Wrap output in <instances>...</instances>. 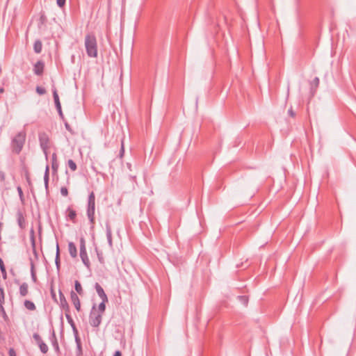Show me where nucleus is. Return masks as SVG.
I'll use <instances>...</instances> for the list:
<instances>
[{"label":"nucleus","mask_w":356,"mask_h":356,"mask_svg":"<svg viewBox=\"0 0 356 356\" xmlns=\"http://www.w3.org/2000/svg\"><path fill=\"white\" fill-rule=\"evenodd\" d=\"M26 138V134L24 130L17 133L11 140L10 148L12 152L19 154L24 145Z\"/></svg>","instance_id":"nucleus-1"},{"label":"nucleus","mask_w":356,"mask_h":356,"mask_svg":"<svg viewBox=\"0 0 356 356\" xmlns=\"http://www.w3.org/2000/svg\"><path fill=\"white\" fill-rule=\"evenodd\" d=\"M85 47L87 55L90 58L97 56V43L95 35L93 33H88L85 37Z\"/></svg>","instance_id":"nucleus-2"},{"label":"nucleus","mask_w":356,"mask_h":356,"mask_svg":"<svg viewBox=\"0 0 356 356\" xmlns=\"http://www.w3.org/2000/svg\"><path fill=\"white\" fill-rule=\"evenodd\" d=\"M95 195L93 191H92L88 198V207H87V216L89 219L91 227L92 228L95 225Z\"/></svg>","instance_id":"nucleus-3"},{"label":"nucleus","mask_w":356,"mask_h":356,"mask_svg":"<svg viewBox=\"0 0 356 356\" xmlns=\"http://www.w3.org/2000/svg\"><path fill=\"white\" fill-rule=\"evenodd\" d=\"M102 314L97 312L96 305H94L89 315V323L92 327H98L102 321Z\"/></svg>","instance_id":"nucleus-4"},{"label":"nucleus","mask_w":356,"mask_h":356,"mask_svg":"<svg viewBox=\"0 0 356 356\" xmlns=\"http://www.w3.org/2000/svg\"><path fill=\"white\" fill-rule=\"evenodd\" d=\"M40 147L42 148L46 158L48 156V150L51 147L49 137L45 132H40L38 134Z\"/></svg>","instance_id":"nucleus-5"},{"label":"nucleus","mask_w":356,"mask_h":356,"mask_svg":"<svg viewBox=\"0 0 356 356\" xmlns=\"http://www.w3.org/2000/svg\"><path fill=\"white\" fill-rule=\"evenodd\" d=\"M80 257L81 259L82 262L85 265V266L89 269L90 267V262L88 258L86 246V240L83 237L80 238Z\"/></svg>","instance_id":"nucleus-6"},{"label":"nucleus","mask_w":356,"mask_h":356,"mask_svg":"<svg viewBox=\"0 0 356 356\" xmlns=\"http://www.w3.org/2000/svg\"><path fill=\"white\" fill-rule=\"evenodd\" d=\"M33 337L34 340L35 341V342L37 343V344L38 345L40 351L44 354L47 353L49 350L48 346L42 341L40 336L38 333H34L33 335Z\"/></svg>","instance_id":"nucleus-7"},{"label":"nucleus","mask_w":356,"mask_h":356,"mask_svg":"<svg viewBox=\"0 0 356 356\" xmlns=\"http://www.w3.org/2000/svg\"><path fill=\"white\" fill-rule=\"evenodd\" d=\"M52 90H53V97H54L56 108L59 113V115L63 118V114L62 109H61V105H60V102L59 100V97L57 93V90L55 87H54Z\"/></svg>","instance_id":"nucleus-8"},{"label":"nucleus","mask_w":356,"mask_h":356,"mask_svg":"<svg viewBox=\"0 0 356 356\" xmlns=\"http://www.w3.org/2000/svg\"><path fill=\"white\" fill-rule=\"evenodd\" d=\"M70 298L72 304L74 305L75 309L77 310V312L81 311V302L79 298V296L77 293L73 291L70 293Z\"/></svg>","instance_id":"nucleus-9"},{"label":"nucleus","mask_w":356,"mask_h":356,"mask_svg":"<svg viewBox=\"0 0 356 356\" xmlns=\"http://www.w3.org/2000/svg\"><path fill=\"white\" fill-rule=\"evenodd\" d=\"M59 299H60V305L66 312H70V307L68 305V302L64 296V294L62 293V291H59Z\"/></svg>","instance_id":"nucleus-10"},{"label":"nucleus","mask_w":356,"mask_h":356,"mask_svg":"<svg viewBox=\"0 0 356 356\" xmlns=\"http://www.w3.org/2000/svg\"><path fill=\"white\" fill-rule=\"evenodd\" d=\"M95 290H96L98 296H99V298H101L102 300L108 301L106 294L105 293L103 288L101 286V285L99 283H97V282L95 283Z\"/></svg>","instance_id":"nucleus-11"},{"label":"nucleus","mask_w":356,"mask_h":356,"mask_svg":"<svg viewBox=\"0 0 356 356\" xmlns=\"http://www.w3.org/2000/svg\"><path fill=\"white\" fill-rule=\"evenodd\" d=\"M16 217L19 227L22 229H24L26 227V220L23 213L20 210L17 211Z\"/></svg>","instance_id":"nucleus-12"},{"label":"nucleus","mask_w":356,"mask_h":356,"mask_svg":"<svg viewBox=\"0 0 356 356\" xmlns=\"http://www.w3.org/2000/svg\"><path fill=\"white\" fill-rule=\"evenodd\" d=\"M44 63L42 61H38L35 65L33 67V72L36 75L40 76L43 74L44 71Z\"/></svg>","instance_id":"nucleus-13"},{"label":"nucleus","mask_w":356,"mask_h":356,"mask_svg":"<svg viewBox=\"0 0 356 356\" xmlns=\"http://www.w3.org/2000/svg\"><path fill=\"white\" fill-rule=\"evenodd\" d=\"M106 232L108 243L110 248L113 247V239H112V229L108 222L106 223Z\"/></svg>","instance_id":"nucleus-14"},{"label":"nucleus","mask_w":356,"mask_h":356,"mask_svg":"<svg viewBox=\"0 0 356 356\" xmlns=\"http://www.w3.org/2000/svg\"><path fill=\"white\" fill-rule=\"evenodd\" d=\"M19 293L22 297H25L28 295L29 284L26 282H23L19 285Z\"/></svg>","instance_id":"nucleus-15"},{"label":"nucleus","mask_w":356,"mask_h":356,"mask_svg":"<svg viewBox=\"0 0 356 356\" xmlns=\"http://www.w3.org/2000/svg\"><path fill=\"white\" fill-rule=\"evenodd\" d=\"M65 317H66V319H67L68 323L72 327L74 334L77 335L78 330L76 329V327L74 320L72 319L71 315L70 314V312L65 313Z\"/></svg>","instance_id":"nucleus-16"},{"label":"nucleus","mask_w":356,"mask_h":356,"mask_svg":"<svg viewBox=\"0 0 356 356\" xmlns=\"http://www.w3.org/2000/svg\"><path fill=\"white\" fill-rule=\"evenodd\" d=\"M67 217L72 222H76V212L69 207L66 210Z\"/></svg>","instance_id":"nucleus-17"},{"label":"nucleus","mask_w":356,"mask_h":356,"mask_svg":"<svg viewBox=\"0 0 356 356\" xmlns=\"http://www.w3.org/2000/svg\"><path fill=\"white\" fill-rule=\"evenodd\" d=\"M68 251L70 256L72 258L77 257V249L75 244L73 242H69L68 243Z\"/></svg>","instance_id":"nucleus-18"},{"label":"nucleus","mask_w":356,"mask_h":356,"mask_svg":"<svg viewBox=\"0 0 356 356\" xmlns=\"http://www.w3.org/2000/svg\"><path fill=\"white\" fill-rule=\"evenodd\" d=\"M30 261H31L30 266H31V279L33 282H37V276H36V273L35 270V265H34V263H33L32 259H30Z\"/></svg>","instance_id":"nucleus-19"},{"label":"nucleus","mask_w":356,"mask_h":356,"mask_svg":"<svg viewBox=\"0 0 356 356\" xmlns=\"http://www.w3.org/2000/svg\"><path fill=\"white\" fill-rule=\"evenodd\" d=\"M51 168L55 171H56L58 168V163L57 161V154L55 152L53 153L51 155Z\"/></svg>","instance_id":"nucleus-20"},{"label":"nucleus","mask_w":356,"mask_h":356,"mask_svg":"<svg viewBox=\"0 0 356 356\" xmlns=\"http://www.w3.org/2000/svg\"><path fill=\"white\" fill-rule=\"evenodd\" d=\"M42 44L40 40H37L33 44V49L36 54H40L42 51Z\"/></svg>","instance_id":"nucleus-21"},{"label":"nucleus","mask_w":356,"mask_h":356,"mask_svg":"<svg viewBox=\"0 0 356 356\" xmlns=\"http://www.w3.org/2000/svg\"><path fill=\"white\" fill-rule=\"evenodd\" d=\"M24 305L29 311H34L36 309L35 304L31 300H26L24 302Z\"/></svg>","instance_id":"nucleus-22"},{"label":"nucleus","mask_w":356,"mask_h":356,"mask_svg":"<svg viewBox=\"0 0 356 356\" xmlns=\"http://www.w3.org/2000/svg\"><path fill=\"white\" fill-rule=\"evenodd\" d=\"M55 263L56 266L58 270L60 268V250H59V245L58 243L56 244V258H55Z\"/></svg>","instance_id":"nucleus-23"},{"label":"nucleus","mask_w":356,"mask_h":356,"mask_svg":"<svg viewBox=\"0 0 356 356\" xmlns=\"http://www.w3.org/2000/svg\"><path fill=\"white\" fill-rule=\"evenodd\" d=\"M30 234H31L30 238H31V245L33 247V252L37 256V252H36V250H35V236H34V229L33 228L31 229Z\"/></svg>","instance_id":"nucleus-24"},{"label":"nucleus","mask_w":356,"mask_h":356,"mask_svg":"<svg viewBox=\"0 0 356 356\" xmlns=\"http://www.w3.org/2000/svg\"><path fill=\"white\" fill-rule=\"evenodd\" d=\"M74 288L75 291H76V293L81 296L83 295V290L82 289L81 284L78 280H76L74 282Z\"/></svg>","instance_id":"nucleus-25"},{"label":"nucleus","mask_w":356,"mask_h":356,"mask_svg":"<svg viewBox=\"0 0 356 356\" xmlns=\"http://www.w3.org/2000/svg\"><path fill=\"white\" fill-rule=\"evenodd\" d=\"M51 343H52V346L54 348L56 352H58L59 351V346H58V343L57 341V339H56L54 332H53V333H52Z\"/></svg>","instance_id":"nucleus-26"},{"label":"nucleus","mask_w":356,"mask_h":356,"mask_svg":"<svg viewBox=\"0 0 356 356\" xmlns=\"http://www.w3.org/2000/svg\"><path fill=\"white\" fill-rule=\"evenodd\" d=\"M108 301L102 300V302L99 304L98 307L97 309V312L103 314L106 310V303Z\"/></svg>","instance_id":"nucleus-27"},{"label":"nucleus","mask_w":356,"mask_h":356,"mask_svg":"<svg viewBox=\"0 0 356 356\" xmlns=\"http://www.w3.org/2000/svg\"><path fill=\"white\" fill-rule=\"evenodd\" d=\"M67 165L72 172L76 171L77 169V165L72 159H69L67 161Z\"/></svg>","instance_id":"nucleus-28"},{"label":"nucleus","mask_w":356,"mask_h":356,"mask_svg":"<svg viewBox=\"0 0 356 356\" xmlns=\"http://www.w3.org/2000/svg\"><path fill=\"white\" fill-rule=\"evenodd\" d=\"M49 165L46 166L45 172L44 175V182H49Z\"/></svg>","instance_id":"nucleus-29"},{"label":"nucleus","mask_w":356,"mask_h":356,"mask_svg":"<svg viewBox=\"0 0 356 356\" xmlns=\"http://www.w3.org/2000/svg\"><path fill=\"white\" fill-rule=\"evenodd\" d=\"M36 92L40 95H44L46 93V90L44 88H42V87L37 86L36 87Z\"/></svg>","instance_id":"nucleus-30"},{"label":"nucleus","mask_w":356,"mask_h":356,"mask_svg":"<svg viewBox=\"0 0 356 356\" xmlns=\"http://www.w3.org/2000/svg\"><path fill=\"white\" fill-rule=\"evenodd\" d=\"M0 302L1 303H4L5 302V293L2 287H0Z\"/></svg>","instance_id":"nucleus-31"},{"label":"nucleus","mask_w":356,"mask_h":356,"mask_svg":"<svg viewBox=\"0 0 356 356\" xmlns=\"http://www.w3.org/2000/svg\"><path fill=\"white\" fill-rule=\"evenodd\" d=\"M238 298L244 305H246L248 304V299L247 296H239Z\"/></svg>","instance_id":"nucleus-32"},{"label":"nucleus","mask_w":356,"mask_h":356,"mask_svg":"<svg viewBox=\"0 0 356 356\" xmlns=\"http://www.w3.org/2000/svg\"><path fill=\"white\" fill-rule=\"evenodd\" d=\"M124 140L122 139L121 140V148L120 151V156L122 158L124 156Z\"/></svg>","instance_id":"nucleus-33"},{"label":"nucleus","mask_w":356,"mask_h":356,"mask_svg":"<svg viewBox=\"0 0 356 356\" xmlns=\"http://www.w3.org/2000/svg\"><path fill=\"white\" fill-rule=\"evenodd\" d=\"M60 194L64 196L67 197L68 195V190L66 187H61L60 188Z\"/></svg>","instance_id":"nucleus-34"},{"label":"nucleus","mask_w":356,"mask_h":356,"mask_svg":"<svg viewBox=\"0 0 356 356\" xmlns=\"http://www.w3.org/2000/svg\"><path fill=\"white\" fill-rule=\"evenodd\" d=\"M319 83H320L319 79L318 77H315L312 82V85L314 86L316 88H317L319 86Z\"/></svg>","instance_id":"nucleus-35"},{"label":"nucleus","mask_w":356,"mask_h":356,"mask_svg":"<svg viewBox=\"0 0 356 356\" xmlns=\"http://www.w3.org/2000/svg\"><path fill=\"white\" fill-rule=\"evenodd\" d=\"M17 190L19 196L21 200L22 201L23 200V197H24V194H23L22 189V188L20 186H17Z\"/></svg>","instance_id":"nucleus-36"},{"label":"nucleus","mask_w":356,"mask_h":356,"mask_svg":"<svg viewBox=\"0 0 356 356\" xmlns=\"http://www.w3.org/2000/svg\"><path fill=\"white\" fill-rule=\"evenodd\" d=\"M66 0H56V3L60 8H63L65 5Z\"/></svg>","instance_id":"nucleus-37"},{"label":"nucleus","mask_w":356,"mask_h":356,"mask_svg":"<svg viewBox=\"0 0 356 356\" xmlns=\"http://www.w3.org/2000/svg\"><path fill=\"white\" fill-rule=\"evenodd\" d=\"M1 274H2V277L4 280H6L7 279V272H6V268H3L1 270Z\"/></svg>","instance_id":"nucleus-38"},{"label":"nucleus","mask_w":356,"mask_h":356,"mask_svg":"<svg viewBox=\"0 0 356 356\" xmlns=\"http://www.w3.org/2000/svg\"><path fill=\"white\" fill-rule=\"evenodd\" d=\"M97 257H98V260L101 263V264H104V258H103V256L102 254L100 253H97Z\"/></svg>","instance_id":"nucleus-39"},{"label":"nucleus","mask_w":356,"mask_h":356,"mask_svg":"<svg viewBox=\"0 0 356 356\" xmlns=\"http://www.w3.org/2000/svg\"><path fill=\"white\" fill-rule=\"evenodd\" d=\"M288 113L289 115L292 117V118H294L296 116V113L295 112L293 111L292 108L291 107L289 111H288Z\"/></svg>","instance_id":"nucleus-40"},{"label":"nucleus","mask_w":356,"mask_h":356,"mask_svg":"<svg viewBox=\"0 0 356 356\" xmlns=\"http://www.w3.org/2000/svg\"><path fill=\"white\" fill-rule=\"evenodd\" d=\"M9 356H17L16 353L13 348H10L8 351Z\"/></svg>","instance_id":"nucleus-41"},{"label":"nucleus","mask_w":356,"mask_h":356,"mask_svg":"<svg viewBox=\"0 0 356 356\" xmlns=\"http://www.w3.org/2000/svg\"><path fill=\"white\" fill-rule=\"evenodd\" d=\"M76 346H77V351H78V354H79V355L82 354V347H81V344H78V345H76Z\"/></svg>","instance_id":"nucleus-42"},{"label":"nucleus","mask_w":356,"mask_h":356,"mask_svg":"<svg viewBox=\"0 0 356 356\" xmlns=\"http://www.w3.org/2000/svg\"><path fill=\"white\" fill-rule=\"evenodd\" d=\"M65 128H66V129L67 131H69L70 132L72 133V128L70 127V124L67 122L65 123Z\"/></svg>","instance_id":"nucleus-43"},{"label":"nucleus","mask_w":356,"mask_h":356,"mask_svg":"<svg viewBox=\"0 0 356 356\" xmlns=\"http://www.w3.org/2000/svg\"><path fill=\"white\" fill-rule=\"evenodd\" d=\"M74 335H75V341H76V345L81 344V340H80L78 334L77 335L74 334Z\"/></svg>","instance_id":"nucleus-44"},{"label":"nucleus","mask_w":356,"mask_h":356,"mask_svg":"<svg viewBox=\"0 0 356 356\" xmlns=\"http://www.w3.org/2000/svg\"><path fill=\"white\" fill-rule=\"evenodd\" d=\"M3 268H6V267H5V265H4V263L2 260V259L0 258V270H1Z\"/></svg>","instance_id":"nucleus-45"},{"label":"nucleus","mask_w":356,"mask_h":356,"mask_svg":"<svg viewBox=\"0 0 356 356\" xmlns=\"http://www.w3.org/2000/svg\"><path fill=\"white\" fill-rule=\"evenodd\" d=\"M113 356H122V353L120 350H116Z\"/></svg>","instance_id":"nucleus-46"},{"label":"nucleus","mask_w":356,"mask_h":356,"mask_svg":"<svg viewBox=\"0 0 356 356\" xmlns=\"http://www.w3.org/2000/svg\"><path fill=\"white\" fill-rule=\"evenodd\" d=\"M3 304H4V303H1V302H0V311H1V312H3V313H5V310H4V308H3Z\"/></svg>","instance_id":"nucleus-47"},{"label":"nucleus","mask_w":356,"mask_h":356,"mask_svg":"<svg viewBox=\"0 0 356 356\" xmlns=\"http://www.w3.org/2000/svg\"><path fill=\"white\" fill-rule=\"evenodd\" d=\"M48 185H49V182H44V186H45L46 189L48 188Z\"/></svg>","instance_id":"nucleus-48"},{"label":"nucleus","mask_w":356,"mask_h":356,"mask_svg":"<svg viewBox=\"0 0 356 356\" xmlns=\"http://www.w3.org/2000/svg\"><path fill=\"white\" fill-rule=\"evenodd\" d=\"M1 178L2 180L4 179V174L3 173L1 174Z\"/></svg>","instance_id":"nucleus-49"},{"label":"nucleus","mask_w":356,"mask_h":356,"mask_svg":"<svg viewBox=\"0 0 356 356\" xmlns=\"http://www.w3.org/2000/svg\"><path fill=\"white\" fill-rule=\"evenodd\" d=\"M2 92H3V88H0V93H2Z\"/></svg>","instance_id":"nucleus-50"},{"label":"nucleus","mask_w":356,"mask_h":356,"mask_svg":"<svg viewBox=\"0 0 356 356\" xmlns=\"http://www.w3.org/2000/svg\"><path fill=\"white\" fill-rule=\"evenodd\" d=\"M52 296H53V298H55V296H56L55 293L53 292H52Z\"/></svg>","instance_id":"nucleus-51"}]
</instances>
